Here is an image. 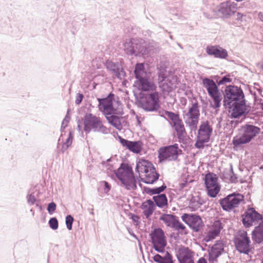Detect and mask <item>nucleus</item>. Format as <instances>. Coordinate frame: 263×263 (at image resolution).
Listing matches in <instances>:
<instances>
[{"instance_id":"f257e3e1","label":"nucleus","mask_w":263,"mask_h":263,"mask_svg":"<svg viewBox=\"0 0 263 263\" xmlns=\"http://www.w3.org/2000/svg\"><path fill=\"white\" fill-rule=\"evenodd\" d=\"M223 105L232 109L230 118H239L247 115L251 110V106L247 105L242 89L237 86L230 85L224 90Z\"/></svg>"},{"instance_id":"f03ea898","label":"nucleus","mask_w":263,"mask_h":263,"mask_svg":"<svg viewBox=\"0 0 263 263\" xmlns=\"http://www.w3.org/2000/svg\"><path fill=\"white\" fill-rule=\"evenodd\" d=\"M121 185L127 190H135L137 188V179L134 175L132 167L127 163H121L119 167L114 171Z\"/></svg>"},{"instance_id":"7ed1b4c3","label":"nucleus","mask_w":263,"mask_h":263,"mask_svg":"<svg viewBox=\"0 0 263 263\" xmlns=\"http://www.w3.org/2000/svg\"><path fill=\"white\" fill-rule=\"evenodd\" d=\"M124 51L128 55L143 56L148 54L144 41L141 39H130L124 44Z\"/></svg>"},{"instance_id":"20e7f679","label":"nucleus","mask_w":263,"mask_h":263,"mask_svg":"<svg viewBox=\"0 0 263 263\" xmlns=\"http://www.w3.org/2000/svg\"><path fill=\"white\" fill-rule=\"evenodd\" d=\"M84 130L86 133H89L91 129L93 132L107 133V130L102 124L100 118L91 113H86L83 120Z\"/></svg>"},{"instance_id":"39448f33","label":"nucleus","mask_w":263,"mask_h":263,"mask_svg":"<svg viewBox=\"0 0 263 263\" xmlns=\"http://www.w3.org/2000/svg\"><path fill=\"white\" fill-rule=\"evenodd\" d=\"M149 235L153 248L159 253H164L167 240L164 231L161 228H156Z\"/></svg>"},{"instance_id":"423d86ee","label":"nucleus","mask_w":263,"mask_h":263,"mask_svg":"<svg viewBox=\"0 0 263 263\" xmlns=\"http://www.w3.org/2000/svg\"><path fill=\"white\" fill-rule=\"evenodd\" d=\"M243 199L244 196L242 195L237 192H234L227 195L224 198L220 199L219 200V203L223 210L230 212L237 207Z\"/></svg>"},{"instance_id":"0eeeda50","label":"nucleus","mask_w":263,"mask_h":263,"mask_svg":"<svg viewBox=\"0 0 263 263\" xmlns=\"http://www.w3.org/2000/svg\"><path fill=\"white\" fill-rule=\"evenodd\" d=\"M182 152V150L179 148L177 143L161 147L158 153L159 161L162 162L166 160L169 161L176 160L178 156L181 154Z\"/></svg>"},{"instance_id":"6e6552de","label":"nucleus","mask_w":263,"mask_h":263,"mask_svg":"<svg viewBox=\"0 0 263 263\" xmlns=\"http://www.w3.org/2000/svg\"><path fill=\"white\" fill-rule=\"evenodd\" d=\"M233 242L236 250L240 253L248 255L251 252V241L246 231H243L235 236Z\"/></svg>"},{"instance_id":"1a4fd4ad","label":"nucleus","mask_w":263,"mask_h":263,"mask_svg":"<svg viewBox=\"0 0 263 263\" xmlns=\"http://www.w3.org/2000/svg\"><path fill=\"white\" fill-rule=\"evenodd\" d=\"M204 180L208 195L212 198L216 197L220 190L216 175L213 173L209 172L205 175Z\"/></svg>"},{"instance_id":"9d476101","label":"nucleus","mask_w":263,"mask_h":263,"mask_svg":"<svg viewBox=\"0 0 263 263\" xmlns=\"http://www.w3.org/2000/svg\"><path fill=\"white\" fill-rule=\"evenodd\" d=\"M241 221L246 228H250L253 223H258L259 220H263V216L256 211L254 208H250L247 209L241 215Z\"/></svg>"},{"instance_id":"9b49d317","label":"nucleus","mask_w":263,"mask_h":263,"mask_svg":"<svg viewBox=\"0 0 263 263\" xmlns=\"http://www.w3.org/2000/svg\"><path fill=\"white\" fill-rule=\"evenodd\" d=\"M181 219L195 232H198L204 226L201 217L196 214H183Z\"/></svg>"},{"instance_id":"f8f14e48","label":"nucleus","mask_w":263,"mask_h":263,"mask_svg":"<svg viewBox=\"0 0 263 263\" xmlns=\"http://www.w3.org/2000/svg\"><path fill=\"white\" fill-rule=\"evenodd\" d=\"M159 220L162 221L167 227L177 231H183L186 229L185 226L179 221L178 217L174 214L162 213Z\"/></svg>"},{"instance_id":"ddd939ff","label":"nucleus","mask_w":263,"mask_h":263,"mask_svg":"<svg viewBox=\"0 0 263 263\" xmlns=\"http://www.w3.org/2000/svg\"><path fill=\"white\" fill-rule=\"evenodd\" d=\"M98 108L105 116H109L115 111L113 102L115 100V95L111 92L103 98H98Z\"/></svg>"},{"instance_id":"4468645a","label":"nucleus","mask_w":263,"mask_h":263,"mask_svg":"<svg viewBox=\"0 0 263 263\" xmlns=\"http://www.w3.org/2000/svg\"><path fill=\"white\" fill-rule=\"evenodd\" d=\"M237 9V5L230 1L221 3L218 7V11L222 18H231Z\"/></svg>"},{"instance_id":"2eb2a0df","label":"nucleus","mask_w":263,"mask_h":263,"mask_svg":"<svg viewBox=\"0 0 263 263\" xmlns=\"http://www.w3.org/2000/svg\"><path fill=\"white\" fill-rule=\"evenodd\" d=\"M176 256L179 263H194L193 252L187 247H179Z\"/></svg>"},{"instance_id":"dca6fc26","label":"nucleus","mask_w":263,"mask_h":263,"mask_svg":"<svg viewBox=\"0 0 263 263\" xmlns=\"http://www.w3.org/2000/svg\"><path fill=\"white\" fill-rule=\"evenodd\" d=\"M206 53L215 58L226 59L228 57L227 50L219 45H209L205 48Z\"/></svg>"},{"instance_id":"f3484780","label":"nucleus","mask_w":263,"mask_h":263,"mask_svg":"<svg viewBox=\"0 0 263 263\" xmlns=\"http://www.w3.org/2000/svg\"><path fill=\"white\" fill-rule=\"evenodd\" d=\"M242 134L249 141L254 139L260 132V128L250 124H246L242 126Z\"/></svg>"},{"instance_id":"a211bd4d","label":"nucleus","mask_w":263,"mask_h":263,"mask_svg":"<svg viewBox=\"0 0 263 263\" xmlns=\"http://www.w3.org/2000/svg\"><path fill=\"white\" fill-rule=\"evenodd\" d=\"M136 172L140 173L147 174L149 171H155V166L148 160L140 158L137 162Z\"/></svg>"},{"instance_id":"6ab92c4d","label":"nucleus","mask_w":263,"mask_h":263,"mask_svg":"<svg viewBox=\"0 0 263 263\" xmlns=\"http://www.w3.org/2000/svg\"><path fill=\"white\" fill-rule=\"evenodd\" d=\"M224 251L223 245L221 241L217 240L209 252V261L213 262L220 256Z\"/></svg>"},{"instance_id":"aec40b11","label":"nucleus","mask_w":263,"mask_h":263,"mask_svg":"<svg viewBox=\"0 0 263 263\" xmlns=\"http://www.w3.org/2000/svg\"><path fill=\"white\" fill-rule=\"evenodd\" d=\"M105 65L106 68L111 71L118 78L122 79V77H124L125 72L121 65L118 63H114L109 60H107Z\"/></svg>"},{"instance_id":"412c9836","label":"nucleus","mask_w":263,"mask_h":263,"mask_svg":"<svg viewBox=\"0 0 263 263\" xmlns=\"http://www.w3.org/2000/svg\"><path fill=\"white\" fill-rule=\"evenodd\" d=\"M165 70H161L158 72V83L159 87L162 91L169 92L171 90L172 83L168 80L165 73Z\"/></svg>"},{"instance_id":"4be33fe9","label":"nucleus","mask_w":263,"mask_h":263,"mask_svg":"<svg viewBox=\"0 0 263 263\" xmlns=\"http://www.w3.org/2000/svg\"><path fill=\"white\" fill-rule=\"evenodd\" d=\"M138 88L143 91H153L156 88V86L153 82L149 81L148 76L136 80V82Z\"/></svg>"},{"instance_id":"5701e85b","label":"nucleus","mask_w":263,"mask_h":263,"mask_svg":"<svg viewBox=\"0 0 263 263\" xmlns=\"http://www.w3.org/2000/svg\"><path fill=\"white\" fill-rule=\"evenodd\" d=\"M213 132V128L209 125L208 121H203L199 126L198 131V137H204L210 139Z\"/></svg>"},{"instance_id":"b1692460","label":"nucleus","mask_w":263,"mask_h":263,"mask_svg":"<svg viewBox=\"0 0 263 263\" xmlns=\"http://www.w3.org/2000/svg\"><path fill=\"white\" fill-rule=\"evenodd\" d=\"M252 238L253 241L257 243H260L263 241V220L252 232Z\"/></svg>"},{"instance_id":"393cba45","label":"nucleus","mask_w":263,"mask_h":263,"mask_svg":"<svg viewBox=\"0 0 263 263\" xmlns=\"http://www.w3.org/2000/svg\"><path fill=\"white\" fill-rule=\"evenodd\" d=\"M193 99L194 100L195 102L192 103V106L189 108L186 116H188L190 119H198L200 116L198 102L195 97H193Z\"/></svg>"},{"instance_id":"a878e982","label":"nucleus","mask_w":263,"mask_h":263,"mask_svg":"<svg viewBox=\"0 0 263 263\" xmlns=\"http://www.w3.org/2000/svg\"><path fill=\"white\" fill-rule=\"evenodd\" d=\"M164 253V256L156 254L153 257V259L157 263H174L173 255L168 251Z\"/></svg>"},{"instance_id":"bb28decb","label":"nucleus","mask_w":263,"mask_h":263,"mask_svg":"<svg viewBox=\"0 0 263 263\" xmlns=\"http://www.w3.org/2000/svg\"><path fill=\"white\" fill-rule=\"evenodd\" d=\"M246 15L237 12L236 10L235 14H234L231 20L228 22V24L234 26H240L241 23L246 21Z\"/></svg>"},{"instance_id":"cd10ccee","label":"nucleus","mask_w":263,"mask_h":263,"mask_svg":"<svg viewBox=\"0 0 263 263\" xmlns=\"http://www.w3.org/2000/svg\"><path fill=\"white\" fill-rule=\"evenodd\" d=\"M134 74L136 80L147 77V72L145 69V65L143 63H138L135 65Z\"/></svg>"},{"instance_id":"c85d7f7f","label":"nucleus","mask_w":263,"mask_h":263,"mask_svg":"<svg viewBox=\"0 0 263 263\" xmlns=\"http://www.w3.org/2000/svg\"><path fill=\"white\" fill-rule=\"evenodd\" d=\"M105 117L108 123L112 126L119 130H120L122 128V125L120 120L122 119V117L116 115L115 111L113 114H109V116H105Z\"/></svg>"},{"instance_id":"c756f323","label":"nucleus","mask_w":263,"mask_h":263,"mask_svg":"<svg viewBox=\"0 0 263 263\" xmlns=\"http://www.w3.org/2000/svg\"><path fill=\"white\" fill-rule=\"evenodd\" d=\"M172 127L175 129L177 133L178 141L180 143H184V141L185 140V135L186 134V132L182 121L177 124V125L172 126Z\"/></svg>"},{"instance_id":"7c9ffc66","label":"nucleus","mask_w":263,"mask_h":263,"mask_svg":"<svg viewBox=\"0 0 263 263\" xmlns=\"http://www.w3.org/2000/svg\"><path fill=\"white\" fill-rule=\"evenodd\" d=\"M208 93L209 96L213 99L214 102L213 105L211 104V107L214 109L219 108L220 106L221 101L219 89L214 91H209Z\"/></svg>"},{"instance_id":"2f4dec72","label":"nucleus","mask_w":263,"mask_h":263,"mask_svg":"<svg viewBox=\"0 0 263 263\" xmlns=\"http://www.w3.org/2000/svg\"><path fill=\"white\" fill-rule=\"evenodd\" d=\"M159 176V174L155 168V171H149L147 174H145V177L142 178L141 180L146 184H154L158 180Z\"/></svg>"},{"instance_id":"473e14b6","label":"nucleus","mask_w":263,"mask_h":263,"mask_svg":"<svg viewBox=\"0 0 263 263\" xmlns=\"http://www.w3.org/2000/svg\"><path fill=\"white\" fill-rule=\"evenodd\" d=\"M153 200L156 203V205L160 208L167 207L168 205L167 198L164 193L154 196Z\"/></svg>"},{"instance_id":"72a5a7b5","label":"nucleus","mask_w":263,"mask_h":263,"mask_svg":"<svg viewBox=\"0 0 263 263\" xmlns=\"http://www.w3.org/2000/svg\"><path fill=\"white\" fill-rule=\"evenodd\" d=\"M140 104L141 108L146 111H156L160 107V104H156L145 100L142 101Z\"/></svg>"},{"instance_id":"f704fd0d","label":"nucleus","mask_w":263,"mask_h":263,"mask_svg":"<svg viewBox=\"0 0 263 263\" xmlns=\"http://www.w3.org/2000/svg\"><path fill=\"white\" fill-rule=\"evenodd\" d=\"M166 185L163 183L161 186L159 187H155L154 188H150L147 186L143 187V192L149 195L161 194V193L163 192L166 189Z\"/></svg>"},{"instance_id":"c9c22d12","label":"nucleus","mask_w":263,"mask_h":263,"mask_svg":"<svg viewBox=\"0 0 263 263\" xmlns=\"http://www.w3.org/2000/svg\"><path fill=\"white\" fill-rule=\"evenodd\" d=\"M143 143L141 141H131L128 149L135 154H139L142 149Z\"/></svg>"},{"instance_id":"e433bc0d","label":"nucleus","mask_w":263,"mask_h":263,"mask_svg":"<svg viewBox=\"0 0 263 263\" xmlns=\"http://www.w3.org/2000/svg\"><path fill=\"white\" fill-rule=\"evenodd\" d=\"M202 84L208 92L218 89V84H216L212 79L209 78H205L202 80Z\"/></svg>"},{"instance_id":"4c0bfd02","label":"nucleus","mask_w":263,"mask_h":263,"mask_svg":"<svg viewBox=\"0 0 263 263\" xmlns=\"http://www.w3.org/2000/svg\"><path fill=\"white\" fill-rule=\"evenodd\" d=\"M202 202L200 201V197L197 196H192L189 202V208L191 211H196L200 205H202Z\"/></svg>"},{"instance_id":"58836bf2","label":"nucleus","mask_w":263,"mask_h":263,"mask_svg":"<svg viewBox=\"0 0 263 263\" xmlns=\"http://www.w3.org/2000/svg\"><path fill=\"white\" fill-rule=\"evenodd\" d=\"M165 114L171 120L172 127L177 125V124L182 121V119L179 117V115L178 114H176L171 111L165 110Z\"/></svg>"},{"instance_id":"ea45409f","label":"nucleus","mask_w":263,"mask_h":263,"mask_svg":"<svg viewBox=\"0 0 263 263\" xmlns=\"http://www.w3.org/2000/svg\"><path fill=\"white\" fill-rule=\"evenodd\" d=\"M249 143V141L247 139L243 136V134L239 137H234L232 140V143L235 147H238L241 145Z\"/></svg>"},{"instance_id":"a19ab883","label":"nucleus","mask_w":263,"mask_h":263,"mask_svg":"<svg viewBox=\"0 0 263 263\" xmlns=\"http://www.w3.org/2000/svg\"><path fill=\"white\" fill-rule=\"evenodd\" d=\"M73 140V134L72 132L70 131L68 134V137L66 139V141L63 143L61 151L64 153L66 151L68 147L71 145Z\"/></svg>"},{"instance_id":"79ce46f5","label":"nucleus","mask_w":263,"mask_h":263,"mask_svg":"<svg viewBox=\"0 0 263 263\" xmlns=\"http://www.w3.org/2000/svg\"><path fill=\"white\" fill-rule=\"evenodd\" d=\"M210 139L208 138L199 137H197V139L195 142V146L198 149H201L204 147V144L209 141Z\"/></svg>"},{"instance_id":"37998d69","label":"nucleus","mask_w":263,"mask_h":263,"mask_svg":"<svg viewBox=\"0 0 263 263\" xmlns=\"http://www.w3.org/2000/svg\"><path fill=\"white\" fill-rule=\"evenodd\" d=\"M145 100L153 102V103H155L156 104H160L158 92L157 91H155V92H152V93H149L147 96V97L145 98Z\"/></svg>"},{"instance_id":"c03bdc74","label":"nucleus","mask_w":263,"mask_h":263,"mask_svg":"<svg viewBox=\"0 0 263 263\" xmlns=\"http://www.w3.org/2000/svg\"><path fill=\"white\" fill-rule=\"evenodd\" d=\"M219 234L217 233L216 232L214 231L213 229L210 230L208 232L204 238V240L206 242H209L213 239H215L217 236H218Z\"/></svg>"},{"instance_id":"a18cd8bd","label":"nucleus","mask_w":263,"mask_h":263,"mask_svg":"<svg viewBox=\"0 0 263 263\" xmlns=\"http://www.w3.org/2000/svg\"><path fill=\"white\" fill-rule=\"evenodd\" d=\"M223 228V224L219 220H216L212 225V228L214 231L220 234L221 230Z\"/></svg>"},{"instance_id":"49530a36","label":"nucleus","mask_w":263,"mask_h":263,"mask_svg":"<svg viewBox=\"0 0 263 263\" xmlns=\"http://www.w3.org/2000/svg\"><path fill=\"white\" fill-rule=\"evenodd\" d=\"M141 208L144 210L143 213L146 218H148L154 211L152 209L147 208V205L145 203H142Z\"/></svg>"},{"instance_id":"de8ad7c7","label":"nucleus","mask_w":263,"mask_h":263,"mask_svg":"<svg viewBox=\"0 0 263 263\" xmlns=\"http://www.w3.org/2000/svg\"><path fill=\"white\" fill-rule=\"evenodd\" d=\"M198 119H191L190 121H186V123L189 125L191 131L195 132L197 128Z\"/></svg>"},{"instance_id":"09e8293b","label":"nucleus","mask_w":263,"mask_h":263,"mask_svg":"<svg viewBox=\"0 0 263 263\" xmlns=\"http://www.w3.org/2000/svg\"><path fill=\"white\" fill-rule=\"evenodd\" d=\"M48 224L49 227L53 230H55L58 228L59 222L56 217L51 218L48 221Z\"/></svg>"},{"instance_id":"8fccbe9b","label":"nucleus","mask_w":263,"mask_h":263,"mask_svg":"<svg viewBox=\"0 0 263 263\" xmlns=\"http://www.w3.org/2000/svg\"><path fill=\"white\" fill-rule=\"evenodd\" d=\"M74 218L71 215H67L65 218L66 227L68 230H71Z\"/></svg>"},{"instance_id":"3c124183","label":"nucleus","mask_w":263,"mask_h":263,"mask_svg":"<svg viewBox=\"0 0 263 263\" xmlns=\"http://www.w3.org/2000/svg\"><path fill=\"white\" fill-rule=\"evenodd\" d=\"M69 110H67V114L66 115L64 119H63L61 127V132L63 133L64 132L65 128L67 126V124L69 122L70 120V116L68 115Z\"/></svg>"},{"instance_id":"603ef678","label":"nucleus","mask_w":263,"mask_h":263,"mask_svg":"<svg viewBox=\"0 0 263 263\" xmlns=\"http://www.w3.org/2000/svg\"><path fill=\"white\" fill-rule=\"evenodd\" d=\"M217 83L218 86L221 85H223L227 83H230L232 82V79L230 78L229 75H226L223 77L219 81L217 80Z\"/></svg>"},{"instance_id":"864d4df0","label":"nucleus","mask_w":263,"mask_h":263,"mask_svg":"<svg viewBox=\"0 0 263 263\" xmlns=\"http://www.w3.org/2000/svg\"><path fill=\"white\" fill-rule=\"evenodd\" d=\"M56 208L57 205L54 202H50L48 204L47 208L48 213L50 215H52L55 212Z\"/></svg>"},{"instance_id":"5fc2aeb1","label":"nucleus","mask_w":263,"mask_h":263,"mask_svg":"<svg viewBox=\"0 0 263 263\" xmlns=\"http://www.w3.org/2000/svg\"><path fill=\"white\" fill-rule=\"evenodd\" d=\"M27 200L28 204L30 205L34 204L36 201V198L32 194H29L27 196Z\"/></svg>"},{"instance_id":"6e6d98bb","label":"nucleus","mask_w":263,"mask_h":263,"mask_svg":"<svg viewBox=\"0 0 263 263\" xmlns=\"http://www.w3.org/2000/svg\"><path fill=\"white\" fill-rule=\"evenodd\" d=\"M118 138L120 143L122 145V146L126 147L127 149L131 141H129L127 139H124L121 136H119Z\"/></svg>"},{"instance_id":"4d7b16f0","label":"nucleus","mask_w":263,"mask_h":263,"mask_svg":"<svg viewBox=\"0 0 263 263\" xmlns=\"http://www.w3.org/2000/svg\"><path fill=\"white\" fill-rule=\"evenodd\" d=\"M144 203L147 205V208L152 209L155 211L157 205L154 201L151 199H147Z\"/></svg>"},{"instance_id":"13d9d810","label":"nucleus","mask_w":263,"mask_h":263,"mask_svg":"<svg viewBox=\"0 0 263 263\" xmlns=\"http://www.w3.org/2000/svg\"><path fill=\"white\" fill-rule=\"evenodd\" d=\"M130 218L133 221V222L136 223V225H139L140 223L139 216L136 214H130Z\"/></svg>"},{"instance_id":"bf43d9fd","label":"nucleus","mask_w":263,"mask_h":263,"mask_svg":"<svg viewBox=\"0 0 263 263\" xmlns=\"http://www.w3.org/2000/svg\"><path fill=\"white\" fill-rule=\"evenodd\" d=\"M84 98V95L82 93H78L76 97L75 103L77 105H79L82 102Z\"/></svg>"},{"instance_id":"052dcab7","label":"nucleus","mask_w":263,"mask_h":263,"mask_svg":"<svg viewBox=\"0 0 263 263\" xmlns=\"http://www.w3.org/2000/svg\"><path fill=\"white\" fill-rule=\"evenodd\" d=\"M102 183L104 184V192L106 193L108 192L111 189L110 185L109 184V183L108 182H107L106 181H103Z\"/></svg>"},{"instance_id":"680f3d73","label":"nucleus","mask_w":263,"mask_h":263,"mask_svg":"<svg viewBox=\"0 0 263 263\" xmlns=\"http://www.w3.org/2000/svg\"><path fill=\"white\" fill-rule=\"evenodd\" d=\"M230 180L231 182L235 183L237 182V177L235 174H230Z\"/></svg>"},{"instance_id":"e2e57ef3","label":"nucleus","mask_w":263,"mask_h":263,"mask_svg":"<svg viewBox=\"0 0 263 263\" xmlns=\"http://www.w3.org/2000/svg\"><path fill=\"white\" fill-rule=\"evenodd\" d=\"M128 232L129 234L135 239L137 240L139 242H140L139 239H138V237L136 236V235L133 232V231L131 229H128Z\"/></svg>"},{"instance_id":"0e129e2a","label":"nucleus","mask_w":263,"mask_h":263,"mask_svg":"<svg viewBox=\"0 0 263 263\" xmlns=\"http://www.w3.org/2000/svg\"><path fill=\"white\" fill-rule=\"evenodd\" d=\"M197 263H208V262L204 257H201L198 259Z\"/></svg>"},{"instance_id":"69168bd1","label":"nucleus","mask_w":263,"mask_h":263,"mask_svg":"<svg viewBox=\"0 0 263 263\" xmlns=\"http://www.w3.org/2000/svg\"><path fill=\"white\" fill-rule=\"evenodd\" d=\"M77 123H78V127H77L78 130H79V132L82 131V126L81 125V121H80V120H78Z\"/></svg>"},{"instance_id":"338daca9","label":"nucleus","mask_w":263,"mask_h":263,"mask_svg":"<svg viewBox=\"0 0 263 263\" xmlns=\"http://www.w3.org/2000/svg\"><path fill=\"white\" fill-rule=\"evenodd\" d=\"M115 112L116 113V115L118 116L119 115V116H122L124 114L123 110H121V111H117V110L115 108Z\"/></svg>"},{"instance_id":"774afa93","label":"nucleus","mask_w":263,"mask_h":263,"mask_svg":"<svg viewBox=\"0 0 263 263\" xmlns=\"http://www.w3.org/2000/svg\"><path fill=\"white\" fill-rule=\"evenodd\" d=\"M258 17L259 20L263 22V12H260L258 14Z\"/></svg>"}]
</instances>
